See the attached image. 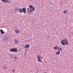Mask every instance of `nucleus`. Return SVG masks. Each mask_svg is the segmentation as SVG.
<instances>
[{"instance_id": "obj_1", "label": "nucleus", "mask_w": 73, "mask_h": 73, "mask_svg": "<svg viewBox=\"0 0 73 73\" xmlns=\"http://www.w3.org/2000/svg\"><path fill=\"white\" fill-rule=\"evenodd\" d=\"M10 50L11 52H14L16 53V52H18L17 49L15 48L10 49Z\"/></svg>"}, {"instance_id": "obj_2", "label": "nucleus", "mask_w": 73, "mask_h": 73, "mask_svg": "<svg viewBox=\"0 0 73 73\" xmlns=\"http://www.w3.org/2000/svg\"><path fill=\"white\" fill-rule=\"evenodd\" d=\"M27 11L28 13H33V11L30 8H27Z\"/></svg>"}, {"instance_id": "obj_3", "label": "nucleus", "mask_w": 73, "mask_h": 73, "mask_svg": "<svg viewBox=\"0 0 73 73\" xmlns=\"http://www.w3.org/2000/svg\"><path fill=\"white\" fill-rule=\"evenodd\" d=\"M29 7L31 9V10H32V11H35V8L34 6H33L32 5H30Z\"/></svg>"}, {"instance_id": "obj_4", "label": "nucleus", "mask_w": 73, "mask_h": 73, "mask_svg": "<svg viewBox=\"0 0 73 73\" xmlns=\"http://www.w3.org/2000/svg\"><path fill=\"white\" fill-rule=\"evenodd\" d=\"M64 45H68L69 43H68V41L66 38L64 39Z\"/></svg>"}, {"instance_id": "obj_5", "label": "nucleus", "mask_w": 73, "mask_h": 73, "mask_svg": "<svg viewBox=\"0 0 73 73\" xmlns=\"http://www.w3.org/2000/svg\"><path fill=\"white\" fill-rule=\"evenodd\" d=\"M1 1L3 2L4 3H10V1L8 0H1Z\"/></svg>"}, {"instance_id": "obj_6", "label": "nucleus", "mask_w": 73, "mask_h": 73, "mask_svg": "<svg viewBox=\"0 0 73 73\" xmlns=\"http://www.w3.org/2000/svg\"><path fill=\"white\" fill-rule=\"evenodd\" d=\"M30 45L29 44H27L25 45L24 48L26 49H28L29 48Z\"/></svg>"}, {"instance_id": "obj_7", "label": "nucleus", "mask_w": 73, "mask_h": 73, "mask_svg": "<svg viewBox=\"0 0 73 73\" xmlns=\"http://www.w3.org/2000/svg\"><path fill=\"white\" fill-rule=\"evenodd\" d=\"M61 43L62 45H65V40H62L61 41Z\"/></svg>"}, {"instance_id": "obj_8", "label": "nucleus", "mask_w": 73, "mask_h": 73, "mask_svg": "<svg viewBox=\"0 0 73 73\" xmlns=\"http://www.w3.org/2000/svg\"><path fill=\"white\" fill-rule=\"evenodd\" d=\"M19 8L18 7H15L14 8V10L16 12H18L19 11Z\"/></svg>"}, {"instance_id": "obj_9", "label": "nucleus", "mask_w": 73, "mask_h": 73, "mask_svg": "<svg viewBox=\"0 0 73 73\" xmlns=\"http://www.w3.org/2000/svg\"><path fill=\"white\" fill-rule=\"evenodd\" d=\"M22 9V12L25 13L26 12V8H23Z\"/></svg>"}, {"instance_id": "obj_10", "label": "nucleus", "mask_w": 73, "mask_h": 73, "mask_svg": "<svg viewBox=\"0 0 73 73\" xmlns=\"http://www.w3.org/2000/svg\"><path fill=\"white\" fill-rule=\"evenodd\" d=\"M54 49L55 50H58L59 48L57 46H55L54 47Z\"/></svg>"}, {"instance_id": "obj_11", "label": "nucleus", "mask_w": 73, "mask_h": 73, "mask_svg": "<svg viewBox=\"0 0 73 73\" xmlns=\"http://www.w3.org/2000/svg\"><path fill=\"white\" fill-rule=\"evenodd\" d=\"M60 53H61L60 50H58L56 52V54L58 55L60 54Z\"/></svg>"}, {"instance_id": "obj_12", "label": "nucleus", "mask_w": 73, "mask_h": 73, "mask_svg": "<svg viewBox=\"0 0 73 73\" xmlns=\"http://www.w3.org/2000/svg\"><path fill=\"white\" fill-rule=\"evenodd\" d=\"M0 31L1 34H4V33H5V32L3 31L2 30H1V29L0 30Z\"/></svg>"}, {"instance_id": "obj_13", "label": "nucleus", "mask_w": 73, "mask_h": 73, "mask_svg": "<svg viewBox=\"0 0 73 73\" xmlns=\"http://www.w3.org/2000/svg\"><path fill=\"white\" fill-rule=\"evenodd\" d=\"M15 32L16 33H17V34L19 33H20V31L19 30H15Z\"/></svg>"}, {"instance_id": "obj_14", "label": "nucleus", "mask_w": 73, "mask_h": 73, "mask_svg": "<svg viewBox=\"0 0 73 73\" xmlns=\"http://www.w3.org/2000/svg\"><path fill=\"white\" fill-rule=\"evenodd\" d=\"M15 44H18V43H19V40H17L16 39H15Z\"/></svg>"}, {"instance_id": "obj_15", "label": "nucleus", "mask_w": 73, "mask_h": 73, "mask_svg": "<svg viewBox=\"0 0 73 73\" xmlns=\"http://www.w3.org/2000/svg\"><path fill=\"white\" fill-rule=\"evenodd\" d=\"M19 11L20 13H22V12H23V10L22 9H19Z\"/></svg>"}, {"instance_id": "obj_16", "label": "nucleus", "mask_w": 73, "mask_h": 73, "mask_svg": "<svg viewBox=\"0 0 73 73\" xmlns=\"http://www.w3.org/2000/svg\"><path fill=\"white\" fill-rule=\"evenodd\" d=\"M67 12H67V10H64L63 11L64 14H66V13H67Z\"/></svg>"}, {"instance_id": "obj_17", "label": "nucleus", "mask_w": 73, "mask_h": 73, "mask_svg": "<svg viewBox=\"0 0 73 73\" xmlns=\"http://www.w3.org/2000/svg\"><path fill=\"white\" fill-rule=\"evenodd\" d=\"M37 60H38V62H41V61H42L41 60V59H40V58L38 59Z\"/></svg>"}, {"instance_id": "obj_18", "label": "nucleus", "mask_w": 73, "mask_h": 73, "mask_svg": "<svg viewBox=\"0 0 73 73\" xmlns=\"http://www.w3.org/2000/svg\"><path fill=\"white\" fill-rule=\"evenodd\" d=\"M37 59H38L39 58H40V56L39 55H37Z\"/></svg>"}, {"instance_id": "obj_19", "label": "nucleus", "mask_w": 73, "mask_h": 73, "mask_svg": "<svg viewBox=\"0 0 73 73\" xmlns=\"http://www.w3.org/2000/svg\"><path fill=\"white\" fill-rule=\"evenodd\" d=\"M12 72H13V73H14V72H15V70H14V69H13L12 70Z\"/></svg>"}, {"instance_id": "obj_20", "label": "nucleus", "mask_w": 73, "mask_h": 73, "mask_svg": "<svg viewBox=\"0 0 73 73\" xmlns=\"http://www.w3.org/2000/svg\"><path fill=\"white\" fill-rule=\"evenodd\" d=\"M14 58L15 60H16V59H17V57L16 56H15Z\"/></svg>"}, {"instance_id": "obj_21", "label": "nucleus", "mask_w": 73, "mask_h": 73, "mask_svg": "<svg viewBox=\"0 0 73 73\" xmlns=\"http://www.w3.org/2000/svg\"><path fill=\"white\" fill-rule=\"evenodd\" d=\"M60 50H62V48H61Z\"/></svg>"}, {"instance_id": "obj_22", "label": "nucleus", "mask_w": 73, "mask_h": 73, "mask_svg": "<svg viewBox=\"0 0 73 73\" xmlns=\"http://www.w3.org/2000/svg\"><path fill=\"white\" fill-rule=\"evenodd\" d=\"M48 38H49V36H48Z\"/></svg>"}, {"instance_id": "obj_23", "label": "nucleus", "mask_w": 73, "mask_h": 73, "mask_svg": "<svg viewBox=\"0 0 73 73\" xmlns=\"http://www.w3.org/2000/svg\"><path fill=\"white\" fill-rule=\"evenodd\" d=\"M44 73H47L46 72H44Z\"/></svg>"}]
</instances>
